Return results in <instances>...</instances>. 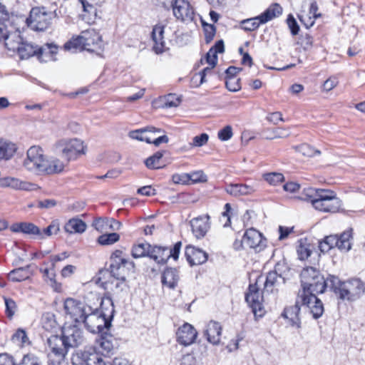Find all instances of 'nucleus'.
<instances>
[{
	"mask_svg": "<svg viewBox=\"0 0 365 365\" xmlns=\"http://www.w3.org/2000/svg\"><path fill=\"white\" fill-rule=\"evenodd\" d=\"M23 233L28 235H34L38 236V237H42L41 230L34 224L31 222H23Z\"/></svg>",
	"mask_w": 365,
	"mask_h": 365,
	"instance_id": "obj_55",
	"label": "nucleus"
},
{
	"mask_svg": "<svg viewBox=\"0 0 365 365\" xmlns=\"http://www.w3.org/2000/svg\"><path fill=\"white\" fill-rule=\"evenodd\" d=\"M14 24L0 25V43L12 51H16L23 40L19 29Z\"/></svg>",
	"mask_w": 365,
	"mask_h": 365,
	"instance_id": "obj_6",
	"label": "nucleus"
},
{
	"mask_svg": "<svg viewBox=\"0 0 365 365\" xmlns=\"http://www.w3.org/2000/svg\"><path fill=\"white\" fill-rule=\"evenodd\" d=\"M83 38V49L89 52H95L101 48L102 38L101 35L94 29H88L81 32Z\"/></svg>",
	"mask_w": 365,
	"mask_h": 365,
	"instance_id": "obj_18",
	"label": "nucleus"
},
{
	"mask_svg": "<svg viewBox=\"0 0 365 365\" xmlns=\"http://www.w3.org/2000/svg\"><path fill=\"white\" fill-rule=\"evenodd\" d=\"M278 267L279 264L275 267L274 270L267 274L264 282V292L270 293L277 292L279 288L285 283L284 277L281 274L277 273V269Z\"/></svg>",
	"mask_w": 365,
	"mask_h": 365,
	"instance_id": "obj_25",
	"label": "nucleus"
},
{
	"mask_svg": "<svg viewBox=\"0 0 365 365\" xmlns=\"http://www.w3.org/2000/svg\"><path fill=\"white\" fill-rule=\"evenodd\" d=\"M263 21L264 20L261 17V15H259L254 18L243 20L242 21V29L245 31H255L259 26L260 24H265V22Z\"/></svg>",
	"mask_w": 365,
	"mask_h": 365,
	"instance_id": "obj_43",
	"label": "nucleus"
},
{
	"mask_svg": "<svg viewBox=\"0 0 365 365\" xmlns=\"http://www.w3.org/2000/svg\"><path fill=\"white\" fill-rule=\"evenodd\" d=\"M149 243H140L133 247L132 256L134 258L143 257L145 256L149 257L150 252Z\"/></svg>",
	"mask_w": 365,
	"mask_h": 365,
	"instance_id": "obj_46",
	"label": "nucleus"
},
{
	"mask_svg": "<svg viewBox=\"0 0 365 365\" xmlns=\"http://www.w3.org/2000/svg\"><path fill=\"white\" fill-rule=\"evenodd\" d=\"M351 239V231L347 230L340 235H329L324 238L329 242L331 248L337 247L342 252H348L351 247L350 240Z\"/></svg>",
	"mask_w": 365,
	"mask_h": 365,
	"instance_id": "obj_17",
	"label": "nucleus"
},
{
	"mask_svg": "<svg viewBox=\"0 0 365 365\" xmlns=\"http://www.w3.org/2000/svg\"><path fill=\"white\" fill-rule=\"evenodd\" d=\"M47 342L52 353L59 359H63L65 357L69 348L66 346L62 335L61 336L52 335L48 339Z\"/></svg>",
	"mask_w": 365,
	"mask_h": 365,
	"instance_id": "obj_24",
	"label": "nucleus"
},
{
	"mask_svg": "<svg viewBox=\"0 0 365 365\" xmlns=\"http://www.w3.org/2000/svg\"><path fill=\"white\" fill-rule=\"evenodd\" d=\"M11 341L19 346H23L29 343V338L26 331L21 328L18 329L12 335Z\"/></svg>",
	"mask_w": 365,
	"mask_h": 365,
	"instance_id": "obj_49",
	"label": "nucleus"
},
{
	"mask_svg": "<svg viewBox=\"0 0 365 365\" xmlns=\"http://www.w3.org/2000/svg\"><path fill=\"white\" fill-rule=\"evenodd\" d=\"M6 181L8 182V185L14 189L25 190H29L31 189L30 188L31 185H29L26 182L21 181L17 178H8L6 179Z\"/></svg>",
	"mask_w": 365,
	"mask_h": 365,
	"instance_id": "obj_56",
	"label": "nucleus"
},
{
	"mask_svg": "<svg viewBox=\"0 0 365 365\" xmlns=\"http://www.w3.org/2000/svg\"><path fill=\"white\" fill-rule=\"evenodd\" d=\"M81 324H84L86 329L90 332L99 334L108 331L111 326L110 320H107L102 316L98 308L93 309L91 307Z\"/></svg>",
	"mask_w": 365,
	"mask_h": 365,
	"instance_id": "obj_5",
	"label": "nucleus"
},
{
	"mask_svg": "<svg viewBox=\"0 0 365 365\" xmlns=\"http://www.w3.org/2000/svg\"><path fill=\"white\" fill-rule=\"evenodd\" d=\"M185 255L190 265H197L207 260V254L203 250L191 245L185 247Z\"/></svg>",
	"mask_w": 365,
	"mask_h": 365,
	"instance_id": "obj_26",
	"label": "nucleus"
},
{
	"mask_svg": "<svg viewBox=\"0 0 365 365\" xmlns=\"http://www.w3.org/2000/svg\"><path fill=\"white\" fill-rule=\"evenodd\" d=\"M282 13V8L279 4H272L267 8L262 14L261 17L263 19V21L265 23L271 21L272 19L278 17Z\"/></svg>",
	"mask_w": 365,
	"mask_h": 365,
	"instance_id": "obj_40",
	"label": "nucleus"
},
{
	"mask_svg": "<svg viewBox=\"0 0 365 365\" xmlns=\"http://www.w3.org/2000/svg\"><path fill=\"white\" fill-rule=\"evenodd\" d=\"M321 189H314L313 187L304 188L299 196V199L304 201L311 202L312 205H314V200H317L319 195V190Z\"/></svg>",
	"mask_w": 365,
	"mask_h": 365,
	"instance_id": "obj_45",
	"label": "nucleus"
},
{
	"mask_svg": "<svg viewBox=\"0 0 365 365\" xmlns=\"http://www.w3.org/2000/svg\"><path fill=\"white\" fill-rule=\"evenodd\" d=\"M59 231V222L58 220H53L47 227L41 230L42 237H39V239H44L45 237H50L53 235H57Z\"/></svg>",
	"mask_w": 365,
	"mask_h": 365,
	"instance_id": "obj_52",
	"label": "nucleus"
},
{
	"mask_svg": "<svg viewBox=\"0 0 365 365\" xmlns=\"http://www.w3.org/2000/svg\"><path fill=\"white\" fill-rule=\"evenodd\" d=\"M161 131L162 130L160 128H157L153 126H147L143 128L131 130L129 132L128 135L133 139L151 143V137L148 135V133H160Z\"/></svg>",
	"mask_w": 365,
	"mask_h": 365,
	"instance_id": "obj_28",
	"label": "nucleus"
},
{
	"mask_svg": "<svg viewBox=\"0 0 365 365\" xmlns=\"http://www.w3.org/2000/svg\"><path fill=\"white\" fill-rule=\"evenodd\" d=\"M58 46L54 43H46L41 47L37 46V57L41 61H46L44 56L52 57L58 52Z\"/></svg>",
	"mask_w": 365,
	"mask_h": 365,
	"instance_id": "obj_38",
	"label": "nucleus"
},
{
	"mask_svg": "<svg viewBox=\"0 0 365 365\" xmlns=\"http://www.w3.org/2000/svg\"><path fill=\"white\" fill-rule=\"evenodd\" d=\"M295 150L298 153L307 157H313L315 155L321 154L320 150L314 149L313 147L307 143H303L299 146L295 147Z\"/></svg>",
	"mask_w": 365,
	"mask_h": 365,
	"instance_id": "obj_48",
	"label": "nucleus"
},
{
	"mask_svg": "<svg viewBox=\"0 0 365 365\" xmlns=\"http://www.w3.org/2000/svg\"><path fill=\"white\" fill-rule=\"evenodd\" d=\"M181 246V242H176L173 248L150 245L149 257L158 264H165L170 257L176 260L178 259Z\"/></svg>",
	"mask_w": 365,
	"mask_h": 365,
	"instance_id": "obj_10",
	"label": "nucleus"
},
{
	"mask_svg": "<svg viewBox=\"0 0 365 365\" xmlns=\"http://www.w3.org/2000/svg\"><path fill=\"white\" fill-rule=\"evenodd\" d=\"M56 17H58L56 9L48 11L45 6H35L31 9L25 22L32 31L42 32L50 27L52 19Z\"/></svg>",
	"mask_w": 365,
	"mask_h": 365,
	"instance_id": "obj_3",
	"label": "nucleus"
},
{
	"mask_svg": "<svg viewBox=\"0 0 365 365\" xmlns=\"http://www.w3.org/2000/svg\"><path fill=\"white\" fill-rule=\"evenodd\" d=\"M163 153L164 152L163 151H158L148 158L145 161L146 167L149 169H159L163 168L164 165L161 163V159L163 156Z\"/></svg>",
	"mask_w": 365,
	"mask_h": 365,
	"instance_id": "obj_42",
	"label": "nucleus"
},
{
	"mask_svg": "<svg viewBox=\"0 0 365 365\" xmlns=\"http://www.w3.org/2000/svg\"><path fill=\"white\" fill-rule=\"evenodd\" d=\"M16 149L15 144L0 139V159H9L16 152Z\"/></svg>",
	"mask_w": 365,
	"mask_h": 365,
	"instance_id": "obj_41",
	"label": "nucleus"
},
{
	"mask_svg": "<svg viewBox=\"0 0 365 365\" xmlns=\"http://www.w3.org/2000/svg\"><path fill=\"white\" fill-rule=\"evenodd\" d=\"M224 51V41L222 40L217 41L206 54L205 58L207 63L210 66H212V67H215L217 63V53H222Z\"/></svg>",
	"mask_w": 365,
	"mask_h": 365,
	"instance_id": "obj_33",
	"label": "nucleus"
},
{
	"mask_svg": "<svg viewBox=\"0 0 365 365\" xmlns=\"http://www.w3.org/2000/svg\"><path fill=\"white\" fill-rule=\"evenodd\" d=\"M96 344L103 355L109 356L113 354L116 343L113 336L106 331L96 340Z\"/></svg>",
	"mask_w": 365,
	"mask_h": 365,
	"instance_id": "obj_23",
	"label": "nucleus"
},
{
	"mask_svg": "<svg viewBox=\"0 0 365 365\" xmlns=\"http://www.w3.org/2000/svg\"><path fill=\"white\" fill-rule=\"evenodd\" d=\"M287 25L290 29V31L293 36L298 34L299 31V26L292 14L288 16L287 19Z\"/></svg>",
	"mask_w": 365,
	"mask_h": 365,
	"instance_id": "obj_61",
	"label": "nucleus"
},
{
	"mask_svg": "<svg viewBox=\"0 0 365 365\" xmlns=\"http://www.w3.org/2000/svg\"><path fill=\"white\" fill-rule=\"evenodd\" d=\"M263 178L269 185L276 186L284 180V175L280 173H269L263 175Z\"/></svg>",
	"mask_w": 365,
	"mask_h": 365,
	"instance_id": "obj_51",
	"label": "nucleus"
},
{
	"mask_svg": "<svg viewBox=\"0 0 365 365\" xmlns=\"http://www.w3.org/2000/svg\"><path fill=\"white\" fill-rule=\"evenodd\" d=\"M83 38H81V34L78 36L76 38H72L71 40L67 41L63 48L66 51H76L77 50H83Z\"/></svg>",
	"mask_w": 365,
	"mask_h": 365,
	"instance_id": "obj_47",
	"label": "nucleus"
},
{
	"mask_svg": "<svg viewBox=\"0 0 365 365\" xmlns=\"http://www.w3.org/2000/svg\"><path fill=\"white\" fill-rule=\"evenodd\" d=\"M65 168L64 163L59 159L54 158L51 160L46 159L43 173L51 175L61 173Z\"/></svg>",
	"mask_w": 365,
	"mask_h": 365,
	"instance_id": "obj_37",
	"label": "nucleus"
},
{
	"mask_svg": "<svg viewBox=\"0 0 365 365\" xmlns=\"http://www.w3.org/2000/svg\"><path fill=\"white\" fill-rule=\"evenodd\" d=\"M301 291H299L298 295L296 299L294 305L286 307L282 314V316L286 319H288L292 326H296L297 328H300V319L299 312L300 307L302 305Z\"/></svg>",
	"mask_w": 365,
	"mask_h": 365,
	"instance_id": "obj_22",
	"label": "nucleus"
},
{
	"mask_svg": "<svg viewBox=\"0 0 365 365\" xmlns=\"http://www.w3.org/2000/svg\"><path fill=\"white\" fill-rule=\"evenodd\" d=\"M30 265L14 269L9 273V279L12 282H21L29 278L31 272Z\"/></svg>",
	"mask_w": 365,
	"mask_h": 365,
	"instance_id": "obj_36",
	"label": "nucleus"
},
{
	"mask_svg": "<svg viewBox=\"0 0 365 365\" xmlns=\"http://www.w3.org/2000/svg\"><path fill=\"white\" fill-rule=\"evenodd\" d=\"M218 138L222 141H226L230 139L232 136V129L230 125L225 126L224 128L218 132Z\"/></svg>",
	"mask_w": 365,
	"mask_h": 365,
	"instance_id": "obj_62",
	"label": "nucleus"
},
{
	"mask_svg": "<svg viewBox=\"0 0 365 365\" xmlns=\"http://www.w3.org/2000/svg\"><path fill=\"white\" fill-rule=\"evenodd\" d=\"M120 236L118 233L112 232L101 235L98 239V242L102 245H108L114 244L115 242H118Z\"/></svg>",
	"mask_w": 365,
	"mask_h": 365,
	"instance_id": "obj_53",
	"label": "nucleus"
},
{
	"mask_svg": "<svg viewBox=\"0 0 365 365\" xmlns=\"http://www.w3.org/2000/svg\"><path fill=\"white\" fill-rule=\"evenodd\" d=\"M122 251L115 250L110 257V274L118 280L125 282L126 277L134 272L135 264L122 256Z\"/></svg>",
	"mask_w": 365,
	"mask_h": 365,
	"instance_id": "obj_4",
	"label": "nucleus"
},
{
	"mask_svg": "<svg viewBox=\"0 0 365 365\" xmlns=\"http://www.w3.org/2000/svg\"><path fill=\"white\" fill-rule=\"evenodd\" d=\"M180 279L179 272L175 268H167L162 274V284L170 289H174Z\"/></svg>",
	"mask_w": 365,
	"mask_h": 365,
	"instance_id": "obj_31",
	"label": "nucleus"
},
{
	"mask_svg": "<svg viewBox=\"0 0 365 365\" xmlns=\"http://www.w3.org/2000/svg\"><path fill=\"white\" fill-rule=\"evenodd\" d=\"M46 158L43 150L38 146H31L26 153L24 161V167L29 171L36 174L43 173Z\"/></svg>",
	"mask_w": 365,
	"mask_h": 365,
	"instance_id": "obj_7",
	"label": "nucleus"
},
{
	"mask_svg": "<svg viewBox=\"0 0 365 365\" xmlns=\"http://www.w3.org/2000/svg\"><path fill=\"white\" fill-rule=\"evenodd\" d=\"M61 153L62 156L67 161H70L76 159L80 155L85 154L86 146L82 140L73 138L63 142Z\"/></svg>",
	"mask_w": 365,
	"mask_h": 365,
	"instance_id": "obj_14",
	"label": "nucleus"
},
{
	"mask_svg": "<svg viewBox=\"0 0 365 365\" xmlns=\"http://www.w3.org/2000/svg\"><path fill=\"white\" fill-rule=\"evenodd\" d=\"M164 26L158 24L155 25L152 31V38L154 41L153 48L157 53H162L165 48Z\"/></svg>",
	"mask_w": 365,
	"mask_h": 365,
	"instance_id": "obj_29",
	"label": "nucleus"
},
{
	"mask_svg": "<svg viewBox=\"0 0 365 365\" xmlns=\"http://www.w3.org/2000/svg\"><path fill=\"white\" fill-rule=\"evenodd\" d=\"M297 252L299 259L300 260H304L310 256L312 250L309 248V245L302 244V242H300L299 245L297 248Z\"/></svg>",
	"mask_w": 365,
	"mask_h": 365,
	"instance_id": "obj_60",
	"label": "nucleus"
},
{
	"mask_svg": "<svg viewBox=\"0 0 365 365\" xmlns=\"http://www.w3.org/2000/svg\"><path fill=\"white\" fill-rule=\"evenodd\" d=\"M226 88L232 92H236L241 89L240 78L236 76L227 78L225 81Z\"/></svg>",
	"mask_w": 365,
	"mask_h": 365,
	"instance_id": "obj_59",
	"label": "nucleus"
},
{
	"mask_svg": "<svg viewBox=\"0 0 365 365\" xmlns=\"http://www.w3.org/2000/svg\"><path fill=\"white\" fill-rule=\"evenodd\" d=\"M61 335L69 349L76 347L83 341V331L76 325L63 327Z\"/></svg>",
	"mask_w": 365,
	"mask_h": 365,
	"instance_id": "obj_16",
	"label": "nucleus"
},
{
	"mask_svg": "<svg viewBox=\"0 0 365 365\" xmlns=\"http://www.w3.org/2000/svg\"><path fill=\"white\" fill-rule=\"evenodd\" d=\"M209 136L207 133H202L196 135L192 139V145L195 147H200L205 145L208 140Z\"/></svg>",
	"mask_w": 365,
	"mask_h": 365,
	"instance_id": "obj_63",
	"label": "nucleus"
},
{
	"mask_svg": "<svg viewBox=\"0 0 365 365\" xmlns=\"http://www.w3.org/2000/svg\"><path fill=\"white\" fill-rule=\"evenodd\" d=\"M170 9L173 16L182 22H190L195 17V11L187 0H175Z\"/></svg>",
	"mask_w": 365,
	"mask_h": 365,
	"instance_id": "obj_12",
	"label": "nucleus"
},
{
	"mask_svg": "<svg viewBox=\"0 0 365 365\" xmlns=\"http://www.w3.org/2000/svg\"><path fill=\"white\" fill-rule=\"evenodd\" d=\"M16 365H42L41 359L35 354H25L21 361Z\"/></svg>",
	"mask_w": 365,
	"mask_h": 365,
	"instance_id": "obj_50",
	"label": "nucleus"
},
{
	"mask_svg": "<svg viewBox=\"0 0 365 365\" xmlns=\"http://www.w3.org/2000/svg\"><path fill=\"white\" fill-rule=\"evenodd\" d=\"M110 218H98L93 221V226L100 232H108Z\"/></svg>",
	"mask_w": 365,
	"mask_h": 365,
	"instance_id": "obj_58",
	"label": "nucleus"
},
{
	"mask_svg": "<svg viewBox=\"0 0 365 365\" xmlns=\"http://www.w3.org/2000/svg\"><path fill=\"white\" fill-rule=\"evenodd\" d=\"M329 284L330 290L342 300L354 302L365 293V282L359 278H351L341 282L337 277L333 275L331 276Z\"/></svg>",
	"mask_w": 365,
	"mask_h": 365,
	"instance_id": "obj_1",
	"label": "nucleus"
},
{
	"mask_svg": "<svg viewBox=\"0 0 365 365\" xmlns=\"http://www.w3.org/2000/svg\"><path fill=\"white\" fill-rule=\"evenodd\" d=\"M16 20L19 18L10 14L6 6L0 2V25L15 23Z\"/></svg>",
	"mask_w": 365,
	"mask_h": 365,
	"instance_id": "obj_44",
	"label": "nucleus"
},
{
	"mask_svg": "<svg viewBox=\"0 0 365 365\" xmlns=\"http://www.w3.org/2000/svg\"><path fill=\"white\" fill-rule=\"evenodd\" d=\"M87 225L84 221L79 218H71L64 225V230L69 234L83 233L86 231Z\"/></svg>",
	"mask_w": 365,
	"mask_h": 365,
	"instance_id": "obj_34",
	"label": "nucleus"
},
{
	"mask_svg": "<svg viewBox=\"0 0 365 365\" xmlns=\"http://www.w3.org/2000/svg\"><path fill=\"white\" fill-rule=\"evenodd\" d=\"M97 300L100 301L99 313L111 322L115 312L112 299L110 297H97Z\"/></svg>",
	"mask_w": 365,
	"mask_h": 365,
	"instance_id": "obj_30",
	"label": "nucleus"
},
{
	"mask_svg": "<svg viewBox=\"0 0 365 365\" xmlns=\"http://www.w3.org/2000/svg\"><path fill=\"white\" fill-rule=\"evenodd\" d=\"M263 297L256 284H250L248 292L245 294V300L252 307L254 314L262 317L264 315V309L262 306Z\"/></svg>",
	"mask_w": 365,
	"mask_h": 365,
	"instance_id": "obj_13",
	"label": "nucleus"
},
{
	"mask_svg": "<svg viewBox=\"0 0 365 365\" xmlns=\"http://www.w3.org/2000/svg\"><path fill=\"white\" fill-rule=\"evenodd\" d=\"M317 199L314 200L313 207L321 212H336L341 207V201L335 192L330 190H320Z\"/></svg>",
	"mask_w": 365,
	"mask_h": 365,
	"instance_id": "obj_8",
	"label": "nucleus"
},
{
	"mask_svg": "<svg viewBox=\"0 0 365 365\" xmlns=\"http://www.w3.org/2000/svg\"><path fill=\"white\" fill-rule=\"evenodd\" d=\"M6 306V315L9 319H12L17 310V305L14 299L4 297Z\"/></svg>",
	"mask_w": 365,
	"mask_h": 365,
	"instance_id": "obj_54",
	"label": "nucleus"
},
{
	"mask_svg": "<svg viewBox=\"0 0 365 365\" xmlns=\"http://www.w3.org/2000/svg\"><path fill=\"white\" fill-rule=\"evenodd\" d=\"M192 232L197 239L204 237L210 227V216L205 215L192 219L190 222Z\"/></svg>",
	"mask_w": 365,
	"mask_h": 365,
	"instance_id": "obj_21",
	"label": "nucleus"
},
{
	"mask_svg": "<svg viewBox=\"0 0 365 365\" xmlns=\"http://www.w3.org/2000/svg\"><path fill=\"white\" fill-rule=\"evenodd\" d=\"M176 336L179 344L189 346L195 342L197 331L192 325L186 322L178 328Z\"/></svg>",
	"mask_w": 365,
	"mask_h": 365,
	"instance_id": "obj_20",
	"label": "nucleus"
},
{
	"mask_svg": "<svg viewBox=\"0 0 365 365\" xmlns=\"http://www.w3.org/2000/svg\"><path fill=\"white\" fill-rule=\"evenodd\" d=\"M193 175L187 173L174 174L172 176V180L175 184H186L190 180L196 182L198 179L194 178Z\"/></svg>",
	"mask_w": 365,
	"mask_h": 365,
	"instance_id": "obj_57",
	"label": "nucleus"
},
{
	"mask_svg": "<svg viewBox=\"0 0 365 365\" xmlns=\"http://www.w3.org/2000/svg\"><path fill=\"white\" fill-rule=\"evenodd\" d=\"M225 190L227 193L234 197L250 195L255 191L254 188L250 185L237 183L227 185Z\"/></svg>",
	"mask_w": 365,
	"mask_h": 365,
	"instance_id": "obj_32",
	"label": "nucleus"
},
{
	"mask_svg": "<svg viewBox=\"0 0 365 365\" xmlns=\"http://www.w3.org/2000/svg\"><path fill=\"white\" fill-rule=\"evenodd\" d=\"M205 36L206 43H210L214 38L216 29L214 25L207 24L205 28Z\"/></svg>",
	"mask_w": 365,
	"mask_h": 365,
	"instance_id": "obj_64",
	"label": "nucleus"
},
{
	"mask_svg": "<svg viewBox=\"0 0 365 365\" xmlns=\"http://www.w3.org/2000/svg\"><path fill=\"white\" fill-rule=\"evenodd\" d=\"M302 294V305L310 309L313 318L319 319L324 313V306L322 301L316 296L317 294H305L304 291H301Z\"/></svg>",
	"mask_w": 365,
	"mask_h": 365,
	"instance_id": "obj_19",
	"label": "nucleus"
},
{
	"mask_svg": "<svg viewBox=\"0 0 365 365\" xmlns=\"http://www.w3.org/2000/svg\"><path fill=\"white\" fill-rule=\"evenodd\" d=\"M63 309L67 317L75 323L81 324L87 312L91 310V306L80 300L69 297L65 299Z\"/></svg>",
	"mask_w": 365,
	"mask_h": 365,
	"instance_id": "obj_9",
	"label": "nucleus"
},
{
	"mask_svg": "<svg viewBox=\"0 0 365 365\" xmlns=\"http://www.w3.org/2000/svg\"><path fill=\"white\" fill-rule=\"evenodd\" d=\"M16 51L21 59H27L33 56H37V46L22 40Z\"/></svg>",
	"mask_w": 365,
	"mask_h": 365,
	"instance_id": "obj_35",
	"label": "nucleus"
},
{
	"mask_svg": "<svg viewBox=\"0 0 365 365\" xmlns=\"http://www.w3.org/2000/svg\"><path fill=\"white\" fill-rule=\"evenodd\" d=\"M82 4L83 12V19H86L88 23L94 21L97 16V9L96 7L90 3L88 0H79Z\"/></svg>",
	"mask_w": 365,
	"mask_h": 365,
	"instance_id": "obj_39",
	"label": "nucleus"
},
{
	"mask_svg": "<svg viewBox=\"0 0 365 365\" xmlns=\"http://www.w3.org/2000/svg\"><path fill=\"white\" fill-rule=\"evenodd\" d=\"M331 276L329 275L327 279H324L319 270L316 268L313 267L304 268L300 274L302 289L299 291H304L305 294L323 293L327 288L330 289Z\"/></svg>",
	"mask_w": 365,
	"mask_h": 365,
	"instance_id": "obj_2",
	"label": "nucleus"
},
{
	"mask_svg": "<svg viewBox=\"0 0 365 365\" xmlns=\"http://www.w3.org/2000/svg\"><path fill=\"white\" fill-rule=\"evenodd\" d=\"M243 236L247 249H252L255 252H259L265 248L266 239L256 229L250 228L247 230Z\"/></svg>",
	"mask_w": 365,
	"mask_h": 365,
	"instance_id": "obj_15",
	"label": "nucleus"
},
{
	"mask_svg": "<svg viewBox=\"0 0 365 365\" xmlns=\"http://www.w3.org/2000/svg\"><path fill=\"white\" fill-rule=\"evenodd\" d=\"M73 365H107L101 356L93 350L77 351L71 358Z\"/></svg>",
	"mask_w": 365,
	"mask_h": 365,
	"instance_id": "obj_11",
	"label": "nucleus"
},
{
	"mask_svg": "<svg viewBox=\"0 0 365 365\" xmlns=\"http://www.w3.org/2000/svg\"><path fill=\"white\" fill-rule=\"evenodd\" d=\"M222 326L217 322L211 320L206 326L204 335L207 340L213 345H217L220 341Z\"/></svg>",
	"mask_w": 365,
	"mask_h": 365,
	"instance_id": "obj_27",
	"label": "nucleus"
}]
</instances>
